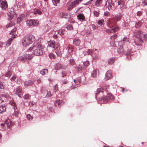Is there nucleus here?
<instances>
[{"instance_id": "obj_60", "label": "nucleus", "mask_w": 147, "mask_h": 147, "mask_svg": "<svg viewBox=\"0 0 147 147\" xmlns=\"http://www.w3.org/2000/svg\"><path fill=\"white\" fill-rule=\"evenodd\" d=\"M92 28L93 30L96 29L97 27V26L96 25H95L94 24H92L91 25Z\"/></svg>"}, {"instance_id": "obj_32", "label": "nucleus", "mask_w": 147, "mask_h": 147, "mask_svg": "<svg viewBox=\"0 0 147 147\" xmlns=\"http://www.w3.org/2000/svg\"><path fill=\"white\" fill-rule=\"evenodd\" d=\"M142 23L143 22L142 21H138L135 25V27L137 28H140L141 26Z\"/></svg>"}, {"instance_id": "obj_1", "label": "nucleus", "mask_w": 147, "mask_h": 147, "mask_svg": "<svg viewBox=\"0 0 147 147\" xmlns=\"http://www.w3.org/2000/svg\"><path fill=\"white\" fill-rule=\"evenodd\" d=\"M104 89L102 88H98L96 91L94 92L95 94L96 97H98L99 100H103V102H107L109 101V100H114V97L112 94H107V96H106L104 97L102 96H101L100 97L98 96L99 94H103V92H104ZM103 96V95H102Z\"/></svg>"}, {"instance_id": "obj_55", "label": "nucleus", "mask_w": 147, "mask_h": 147, "mask_svg": "<svg viewBox=\"0 0 147 147\" xmlns=\"http://www.w3.org/2000/svg\"><path fill=\"white\" fill-rule=\"evenodd\" d=\"M68 81L66 79H64L62 80V82L63 84H66L68 83Z\"/></svg>"}, {"instance_id": "obj_22", "label": "nucleus", "mask_w": 147, "mask_h": 147, "mask_svg": "<svg viewBox=\"0 0 147 147\" xmlns=\"http://www.w3.org/2000/svg\"><path fill=\"white\" fill-rule=\"evenodd\" d=\"M6 110V108L5 105H1L0 106V113H2L5 112Z\"/></svg>"}, {"instance_id": "obj_6", "label": "nucleus", "mask_w": 147, "mask_h": 147, "mask_svg": "<svg viewBox=\"0 0 147 147\" xmlns=\"http://www.w3.org/2000/svg\"><path fill=\"white\" fill-rule=\"evenodd\" d=\"M34 55L33 54H25L22 56L19 57L18 59L21 60L22 61L24 62L26 60L31 59L33 57Z\"/></svg>"}, {"instance_id": "obj_15", "label": "nucleus", "mask_w": 147, "mask_h": 147, "mask_svg": "<svg viewBox=\"0 0 147 147\" xmlns=\"http://www.w3.org/2000/svg\"><path fill=\"white\" fill-rule=\"evenodd\" d=\"M48 46L49 47L54 48L55 47H56L57 46H58L57 45L56 43L54 40H50L48 42Z\"/></svg>"}, {"instance_id": "obj_41", "label": "nucleus", "mask_w": 147, "mask_h": 147, "mask_svg": "<svg viewBox=\"0 0 147 147\" xmlns=\"http://www.w3.org/2000/svg\"><path fill=\"white\" fill-rule=\"evenodd\" d=\"M16 94L17 93H21L22 92V90L21 88H20L19 87H18L16 89Z\"/></svg>"}, {"instance_id": "obj_12", "label": "nucleus", "mask_w": 147, "mask_h": 147, "mask_svg": "<svg viewBox=\"0 0 147 147\" xmlns=\"http://www.w3.org/2000/svg\"><path fill=\"white\" fill-rule=\"evenodd\" d=\"M8 20H11L14 16H16V13L14 11L13 9H11L10 10H9V13H8Z\"/></svg>"}, {"instance_id": "obj_38", "label": "nucleus", "mask_w": 147, "mask_h": 147, "mask_svg": "<svg viewBox=\"0 0 147 147\" xmlns=\"http://www.w3.org/2000/svg\"><path fill=\"white\" fill-rule=\"evenodd\" d=\"M76 69H77L78 71H80L81 70H82L84 68L83 67H82V65H79L78 66V65H76Z\"/></svg>"}, {"instance_id": "obj_58", "label": "nucleus", "mask_w": 147, "mask_h": 147, "mask_svg": "<svg viewBox=\"0 0 147 147\" xmlns=\"http://www.w3.org/2000/svg\"><path fill=\"white\" fill-rule=\"evenodd\" d=\"M54 89L55 91H56L58 90V85L57 84H56L55 85L54 87Z\"/></svg>"}, {"instance_id": "obj_61", "label": "nucleus", "mask_w": 147, "mask_h": 147, "mask_svg": "<svg viewBox=\"0 0 147 147\" xmlns=\"http://www.w3.org/2000/svg\"><path fill=\"white\" fill-rule=\"evenodd\" d=\"M1 96L4 97H5L6 98H7L9 97V95H8L3 94H1Z\"/></svg>"}, {"instance_id": "obj_35", "label": "nucleus", "mask_w": 147, "mask_h": 147, "mask_svg": "<svg viewBox=\"0 0 147 147\" xmlns=\"http://www.w3.org/2000/svg\"><path fill=\"white\" fill-rule=\"evenodd\" d=\"M16 28H13L11 31V32L10 33V34L13 35H17L16 32Z\"/></svg>"}, {"instance_id": "obj_43", "label": "nucleus", "mask_w": 147, "mask_h": 147, "mask_svg": "<svg viewBox=\"0 0 147 147\" xmlns=\"http://www.w3.org/2000/svg\"><path fill=\"white\" fill-rule=\"evenodd\" d=\"M104 21L103 19L99 20L97 22V24L100 25L103 24Z\"/></svg>"}, {"instance_id": "obj_5", "label": "nucleus", "mask_w": 147, "mask_h": 147, "mask_svg": "<svg viewBox=\"0 0 147 147\" xmlns=\"http://www.w3.org/2000/svg\"><path fill=\"white\" fill-rule=\"evenodd\" d=\"M13 124V123L10 120H6L5 123L0 124V129L2 130L10 128L11 126Z\"/></svg>"}, {"instance_id": "obj_30", "label": "nucleus", "mask_w": 147, "mask_h": 147, "mask_svg": "<svg viewBox=\"0 0 147 147\" xmlns=\"http://www.w3.org/2000/svg\"><path fill=\"white\" fill-rule=\"evenodd\" d=\"M42 13V12L37 9H35L34 11V14H38L39 15H41Z\"/></svg>"}, {"instance_id": "obj_48", "label": "nucleus", "mask_w": 147, "mask_h": 147, "mask_svg": "<svg viewBox=\"0 0 147 147\" xmlns=\"http://www.w3.org/2000/svg\"><path fill=\"white\" fill-rule=\"evenodd\" d=\"M93 13L94 15L96 17H98L99 15V11H94Z\"/></svg>"}, {"instance_id": "obj_36", "label": "nucleus", "mask_w": 147, "mask_h": 147, "mask_svg": "<svg viewBox=\"0 0 147 147\" xmlns=\"http://www.w3.org/2000/svg\"><path fill=\"white\" fill-rule=\"evenodd\" d=\"M48 70L45 69L42 70L40 71V73L42 75H44L48 73Z\"/></svg>"}, {"instance_id": "obj_63", "label": "nucleus", "mask_w": 147, "mask_h": 147, "mask_svg": "<svg viewBox=\"0 0 147 147\" xmlns=\"http://www.w3.org/2000/svg\"><path fill=\"white\" fill-rule=\"evenodd\" d=\"M16 78V76H13L10 79L11 81H14Z\"/></svg>"}, {"instance_id": "obj_56", "label": "nucleus", "mask_w": 147, "mask_h": 147, "mask_svg": "<svg viewBox=\"0 0 147 147\" xmlns=\"http://www.w3.org/2000/svg\"><path fill=\"white\" fill-rule=\"evenodd\" d=\"M4 85L3 83L1 82H0V89H3L4 88Z\"/></svg>"}, {"instance_id": "obj_20", "label": "nucleus", "mask_w": 147, "mask_h": 147, "mask_svg": "<svg viewBox=\"0 0 147 147\" xmlns=\"http://www.w3.org/2000/svg\"><path fill=\"white\" fill-rule=\"evenodd\" d=\"M77 18L78 20L81 22H82L85 20L84 16L82 13L78 14L77 15Z\"/></svg>"}, {"instance_id": "obj_11", "label": "nucleus", "mask_w": 147, "mask_h": 147, "mask_svg": "<svg viewBox=\"0 0 147 147\" xmlns=\"http://www.w3.org/2000/svg\"><path fill=\"white\" fill-rule=\"evenodd\" d=\"M8 20H11L14 16H16V13L14 11L13 9H11L10 10H9V13H8Z\"/></svg>"}, {"instance_id": "obj_28", "label": "nucleus", "mask_w": 147, "mask_h": 147, "mask_svg": "<svg viewBox=\"0 0 147 147\" xmlns=\"http://www.w3.org/2000/svg\"><path fill=\"white\" fill-rule=\"evenodd\" d=\"M15 38V37H12V38H9L7 41L6 42V45L8 47L11 44V43L12 40L14 39V38Z\"/></svg>"}, {"instance_id": "obj_7", "label": "nucleus", "mask_w": 147, "mask_h": 147, "mask_svg": "<svg viewBox=\"0 0 147 147\" xmlns=\"http://www.w3.org/2000/svg\"><path fill=\"white\" fill-rule=\"evenodd\" d=\"M129 0H118V3L119 9L122 10L126 8V3Z\"/></svg>"}, {"instance_id": "obj_46", "label": "nucleus", "mask_w": 147, "mask_h": 147, "mask_svg": "<svg viewBox=\"0 0 147 147\" xmlns=\"http://www.w3.org/2000/svg\"><path fill=\"white\" fill-rule=\"evenodd\" d=\"M60 0H52L53 4L55 6H57V4L59 2Z\"/></svg>"}, {"instance_id": "obj_10", "label": "nucleus", "mask_w": 147, "mask_h": 147, "mask_svg": "<svg viewBox=\"0 0 147 147\" xmlns=\"http://www.w3.org/2000/svg\"><path fill=\"white\" fill-rule=\"evenodd\" d=\"M10 104L12 105L13 107V108L14 110V114L16 116H17L19 113V111L17 109V106L16 104L14 102V101H11L9 102Z\"/></svg>"}, {"instance_id": "obj_25", "label": "nucleus", "mask_w": 147, "mask_h": 147, "mask_svg": "<svg viewBox=\"0 0 147 147\" xmlns=\"http://www.w3.org/2000/svg\"><path fill=\"white\" fill-rule=\"evenodd\" d=\"M106 31L108 33H113L117 31V30L115 29V28L106 29Z\"/></svg>"}, {"instance_id": "obj_45", "label": "nucleus", "mask_w": 147, "mask_h": 147, "mask_svg": "<svg viewBox=\"0 0 147 147\" xmlns=\"http://www.w3.org/2000/svg\"><path fill=\"white\" fill-rule=\"evenodd\" d=\"M12 75L11 71H8L6 73L5 76L7 77H10Z\"/></svg>"}, {"instance_id": "obj_54", "label": "nucleus", "mask_w": 147, "mask_h": 147, "mask_svg": "<svg viewBox=\"0 0 147 147\" xmlns=\"http://www.w3.org/2000/svg\"><path fill=\"white\" fill-rule=\"evenodd\" d=\"M142 5L143 6L147 5V0H144L142 3Z\"/></svg>"}, {"instance_id": "obj_39", "label": "nucleus", "mask_w": 147, "mask_h": 147, "mask_svg": "<svg viewBox=\"0 0 147 147\" xmlns=\"http://www.w3.org/2000/svg\"><path fill=\"white\" fill-rule=\"evenodd\" d=\"M57 32L59 34L63 35L65 32V31L64 30H60L58 31Z\"/></svg>"}, {"instance_id": "obj_53", "label": "nucleus", "mask_w": 147, "mask_h": 147, "mask_svg": "<svg viewBox=\"0 0 147 147\" xmlns=\"http://www.w3.org/2000/svg\"><path fill=\"white\" fill-rule=\"evenodd\" d=\"M27 119L30 120H31L33 119V117L30 114H28L26 115Z\"/></svg>"}, {"instance_id": "obj_23", "label": "nucleus", "mask_w": 147, "mask_h": 147, "mask_svg": "<svg viewBox=\"0 0 147 147\" xmlns=\"http://www.w3.org/2000/svg\"><path fill=\"white\" fill-rule=\"evenodd\" d=\"M24 15H21L17 19V22L20 23L24 18Z\"/></svg>"}, {"instance_id": "obj_33", "label": "nucleus", "mask_w": 147, "mask_h": 147, "mask_svg": "<svg viewBox=\"0 0 147 147\" xmlns=\"http://www.w3.org/2000/svg\"><path fill=\"white\" fill-rule=\"evenodd\" d=\"M98 75L97 71L94 70L91 73V76L94 78H95L97 77Z\"/></svg>"}, {"instance_id": "obj_9", "label": "nucleus", "mask_w": 147, "mask_h": 147, "mask_svg": "<svg viewBox=\"0 0 147 147\" xmlns=\"http://www.w3.org/2000/svg\"><path fill=\"white\" fill-rule=\"evenodd\" d=\"M114 5V3L112 2V0H107L105 4V6L108 7L109 10L112 9Z\"/></svg>"}, {"instance_id": "obj_42", "label": "nucleus", "mask_w": 147, "mask_h": 147, "mask_svg": "<svg viewBox=\"0 0 147 147\" xmlns=\"http://www.w3.org/2000/svg\"><path fill=\"white\" fill-rule=\"evenodd\" d=\"M83 67L86 68L89 65V62L88 61H85L83 63Z\"/></svg>"}, {"instance_id": "obj_59", "label": "nucleus", "mask_w": 147, "mask_h": 147, "mask_svg": "<svg viewBox=\"0 0 147 147\" xmlns=\"http://www.w3.org/2000/svg\"><path fill=\"white\" fill-rule=\"evenodd\" d=\"M104 15L106 16H109L110 15V14L109 12L108 11H106L104 12Z\"/></svg>"}, {"instance_id": "obj_2", "label": "nucleus", "mask_w": 147, "mask_h": 147, "mask_svg": "<svg viewBox=\"0 0 147 147\" xmlns=\"http://www.w3.org/2000/svg\"><path fill=\"white\" fill-rule=\"evenodd\" d=\"M35 40V37L33 35H28L24 36L22 38V43L24 46H28L32 44Z\"/></svg>"}, {"instance_id": "obj_31", "label": "nucleus", "mask_w": 147, "mask_h": 147, "mask_svg": "<svg viewBox=\"0 0 147 147\" xmlns=\"http://www.w3.org/2000/svg\"><path fill=\"white\" fill-rule=\"evenodd\" d=\"M115 61V58H111L108 59V62L109 64H112Z\"/></svg>"}, {"instance_id": "obj_27", "label": "nucleus", "mask_w": 147, "mask_h": 147, "mask_svg": "<svg viewBox=\"0 0 147 147\" xmlns=\"http://www.w3.org/2000/svg\"><path fill=\"white\" fill-rule=\"evenodd\" d=\"M24 86L26 87L32 85V82L31 80H28L27 81H26L24 82Z\"/></svg>"}, {"instance_id": "obj_37", "label": "nucleus", "mask_w": 147, "mask_h": 147, "mask_svg": "<svg viewBox=\"0 0 147 147\" xmlns=\"http://www.w3.org/2000/svg\"><path fill=\"white\" fill-rule=\"evenodd\" d=\"M102 0H96L95 3V5L96 6H99L102 3Z\"/></svg>"}, {"instance_id": "obj_4", "label": "nucleus", "mask_w": 147, "mask_h": 147, "mask_svg": "<svg viewBox=\"0 0 147 147\" xmlns=\"http://www.w3.org/2000/svg\"><path fill=\"white\" fill-rule=\"evenodd\" d=\"M134 36L136 38L134 42L135 45L137 46H140L142 45L143 41L141 37V32L139 30H136L134 32Z\"/></svg>"}, {"instance_id": "obj_52", "label": "nucleus", "mask_w": 147, "mask_h": 147, "mask_svg": "<svg viewBox=\"0 0 147 147\" xmlns=\"http://www.w3.org/2000/svg\"><path fill=\"white\" fill-rule=\"evenodd\" d=\"M30 96L28 94H26L23 97L26 100H28L29 99Z\"/></svg>"}, {"instance_id": "obj_19", "label": "nucleus", "mask_w": 147, "mask_h": 147, "mask_svg": "<svg viewBox=\"0 0 147 147\" xmlns=\"http://www.w3.org/2000/svg\"><path fill=\"white\" fill-rule=\"evenodd\" d=\"M111 72L110 70H109L106 73L105 79L107 80L109 79L111 76Z\"/></svg>"}, {"instance_id": "obj_47", "label": "nucleus", "mask_w": 147, "mask_h": 147, "mask_svg": "<svg viewBox=\"0 0 147 147\" xmlns=\"http://www.w3.org/2000/svg\"><path fill=\"white\" fill-rule=\"evenodd\" d=\"M117 35L116 34H114L113 36H111L110 37V38L111 40H114L115 39L117 38Z\"/></svg>"}, {"instance_id": "obj_57", "label": "nucleus", "mask_w": 147, "mask_h": 147, "mask_svg": "<svg viewBox=\"0 0 147 147\" xmlns=\"http://www.w3.org/2000/svg\"><path fill=\"white\" fill-rule=\"evenodd\" d=\"M143 12L142 11H138L137 12V16H141Z\"/></svg>"}, {"instance_id": "obj_62", "label": "nucleus", "mask_w": 147, "mask_h": 147, "mask_svg": "<svg viewBox=\"0 0 147 147\" xmlns=\"http://www.w3.org/2000/svg\"><path fill=\"white\" fill-rule=\"evenodd\" d=\"M74 82L75 84L77 85H78L80 84L79 82H78V81L76 79L74 80Z\"/></svg>"}, {"instance_id": "obj_40", "label": "nucleus", "mask_w": 147, "mask_h": 147, "mask_svg": "<svg viewBox=\"0 0 147 147\" xmlns=\"http://www.w3.org/2000/svg\"><path fill=\"white\" fill-rule=\"evenodd\" d=\"M68 52L69 53H71L73 51L74 48L71 46H69L67 47Z\"/></svg>"}, {"instance_id": "obj_3", "label": "nucleus", "mask_w": 147, "mask_h": 147, "mask_svg": "<svg viewBox=\"0 0 147 147\" xmlns=\"http://www.w3.org/2000/svg\"><path fill=\"white\" fill-rule=\"evenodd\" d=\"M34 45L33 48L32 49L31 47L30 48V50H32L34 49L35 47H36L38 49H35L34 51V54L37 56H39L43 54V52L42 49L44 48V46L42 45L41 43H38L37 41H36L33 44Z\"/></svg>"}, {"instance_id": "obj_64", "label": "nucleus", "mask_w": 147, "mask_h": 147, "mask_svg": "<svg viewBox=\"0 0 147 147\" xmlns=\"http://www.w3.org/2000/svg\"><path fill=\"white\" fill-rule=\"evenodd\" d=\"M92 53V51L91 50L89 49L87 53L89 55H91Z\"/></svg>"}, {"instance_id": "obj_29", "label": "nucleus", "mask_w": 147, "mask_h": 147, "mask_svg": "<svg viewBox=\"0 0 147 147\" xmlns=\"http://www.w3.org/2000/svg\"><path fill=\"white\" fill-rule=\"evenodd\" d=\"M69 64L71 66L75 65L76 64V63L74 59L73 58L70 59L69 61Z\"/></svg>"}, {"instance_id": "obj_44", "label": "nucleus", "mask_w": 147, "mask_h": 147, "mask_svg": "<svg viewBox=\"0 0 147 147\" xmlns=\"http://www.w3.org/2000/svg\"><path fill=\"white\" fill-rule=\"evenodd\" d=\"M49 57L51 59H54L55 57V55L53 53H51L49 55Z\"/></svg>"}, {"instance_id": "obj_26", "label": "nucleus", "mask_w": 147, "mask_h": 147, "mask_svg": "<svg viewBox=\"0 0 147 147\" xmlns=\"http://www.w3.org/2000/svg\"><path fill=\"white\" fill-rule=\"evenodd\" d=\"M62 101L59 100H57L55 102V105L56 107H60L61 105Z\"/></svg>"}, {"instance_id": "obj_49", "label": "nucleus", "mask_w": 147, "mask_h": 147, "mask_svg": "<svg viewBox=\"0 0 147 147\" xmlns=\"http://www.w3.org/2000/svg\"><path fill=\"white\" fill-rule=\"evenodd\" d=\"M115 19L117 21H119L121 18V16L119 15V16H115Z\"/></svg>"}, {"instance_id": "obj_16", "label": "nucleus", "mask_w": 147, "mask_h": 147, "mask_svg": "<svg viewBox=\"0 0 147 147\" xmlns=\"http://www.w3.org/2000/svg\"><path fill=\"white\" fill-rule=\"evenodd\" d=\"M82 0H76L72 2L70 5L71 8L72 9L73 7H76L78 5L80 2H81Z\"/></svg>"}, {"instance_id": "obj_13", "label": "nucleus", "mask_w": 147, "mask_h": 147, "mask_svg": "<svg viewBox=\"0 0 147 147\" xmlns=\"http://www.w3.org/2000/svg\"><path fill=\"white\" fill-rule=\"evenodd\" d=\"M54 51L55 53L59 57L61 56L63 53L62 50L60 49L59 45L57 46Z\"/></svg>"}, {"instance_id": "obj_50", "label": "nucleus", "mask_w": 147, "mask_h": 147, "mask_svg": "<svg viewBox=\"0 0 147 147\" xmlns=\"http://www.w3.org/2000/svg\"><path fill=\"white\" fill-rule=\"evenodd\" d=\"M46 93L47 94L46 97H49L51 95V94L50 91L48 92L47 91H45Z\"/></svg>"}, {"instance_id": "obj_17", "label": "nucleus", "mask_w": 147, "mask_h": 147, "mask_svg": "<svg viewBox=\"0 0 147 147\" xmlns=\"http://www.w3.org/2000/svg\"><path fill=\"white\" fill-rule=\"evenodd\" d=\"M81 41L78 38H76L73 40V44L76 46H79L80 44Z\"/></svg>"}, {"instance_id": "obj_24", "label": "nucleus", "mask_w": 147, "mask_h": 147, "mask_svg": "<svg viewBox=\"0 0 147 147\" xmlns=\"http://www.w3.org/2000/svg\"><path fill=\"white\" fill-rule=\"evenodd\" d=\"M61 15L62 18H69L70 16L69 14L68 13H61Z\"/></svg>"}, {"instance_id": "obj_8", "label": "nucleus", "mask_w": 147, "mask_h": 147, "mask_svg": "<svg viewBox=\"0 0 147 147\" xmlns=\"http://www.w3.org/2000/svg\"><path fill=\"white\" fill-rule=\"evenodd\" d=\"M39 23V22L35 20L30 19L26 21V24L28 26H37Z\"/></svg>"}, {"instance_id": "obj_34", "label": "nucleus", "mask_w": 147, "mask_h": 147, "mask_svg": "<svg viewBox=\"0 0 147 147\" xmlns=\"http://www.w3.org/2000/svg\"><path fill=\"white\" fill-rule=\"evenodd\" d=\"M55 69L59 70L61 68V64L59 63H56L54 66Z\"/></svg>"}, {"instance_id": "obj_14", "label": "nucleus", "mask_w": 147, "mask_h": 147, "mask_svg": "<svg viewBox=\"0 0 147 147\" xmlns=\"http://www.w3.org/2000/svg\"><path fill=\"white\" fill-rule=\"evenodd\" d=\"M7 7V3L5 0H0V7L3 9H5Z\"/></svg>"}, {"instance_id": "obj_18", "label": "nucleus", "mask_w": 147, "mask_h": 147, "mask_svg": "<svg viewBox=\"0 0 147 147\" xmlns=\"http://www.w3.org/2000/svg\"><path fill=\"white\" fill-rule=\"evenodd\" d=\"M126 47L124 46V45H122V46L120 45L119 47L117 49L118 53L119 54L123 53L124 51V50H125V49H124V48L125 49V48Z\"/></svg>"}, {"instance_id": "obj_21", "label": "nucleus", "mask_w": 147, "mask_h": 147, "mask_svg": "<svg viewBox=\"0 0 147 147\" xmlns=\"http://www.w3.org/2000/svg\"><path fill=\"white\" fill-rule=\"evenodd\" d=\"M129 39L128 38L125 36L124 37L123 39V41L122 42V45H124V46H126L125 43H126V45H128L129 43Z\"/></svg>"}, {"instance_id": "obj_51", "label": "nucleus", "mask_w": 147, "mask_h": 147, "mask_svg": "<svg viewBox=\"0 0 147 147\" xmlns=\"http://www.w3.org/2000/svg\"><path fill=\"white\" fill-rule=\"evenodd\" d=\"M66 28L70 30H71L73 29L72 26L71 25H69L67 26Z\"/></svg>"}]
</instances>
